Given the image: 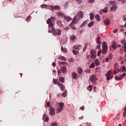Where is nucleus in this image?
<instances>
[{"label":"nucleus","instance_id":"obj_1","mask_svg":"<svg viewBox=\"0 0 126 126\" xmlns=\"http://www.w3.org/2000/svg\"><path fill=\"white\" fill-rule=\"evenodd\" d=\"M55 19H56V18L51 17L47 21V23L49 25V28L51 27V31L53 36H61L62 35V31L59 29H56L54 27V24L52 23L55 21Z\"/></svg>","mask_w":126,"mask_h":126},{"label":"nucleus","instance_id":"obj_2","mask_svg":"<svg viewBox=\"0 0 126 126\" xmlns=\"http://www.w3.org/2000/svg\"><path fill=\"white\" fill-rule=\"evenodd\" d=\"M105 77L106 78V81H109V80H111V79H113L114 77V75L112 74V72L111 70H108V72L105 74Z\"/></svg>","mask_w":126,"mask_h":126},{"label":"nucleus","instance_id":"obj_3","mask_svg":"<svg viewBox=\"0 0 126 126\" xmlns=\"http://www.w3.org/2000/svg\"><path fill=\"white\" fill-rule=\"evenodd\" d=\"M63 106H64L63 102H61L58 103V108L56 109V113H57V114L61 113V112L63 110Z\"/></svg>","mask_w":126,"mask_h":126},{"label":"nucleus","instance_id":"obj_4","mask_svg":"<svg viewBox=\"0 0 126 126\" xmlns=\"http://www.w3.org/2000/svg\"><path fill=\"white\" fill-rule=\"evenodd\" d=\"M80 20V18L78 17L77 15H75L72 21V23L70 24V26H71L72 24H76V23H77V22H78V21Z\"/></svg>","mask_w":126,"mask_h":126},{"label":"nucleus","instance_id":"obj_5","mask_svg":"<svg viewBox=\"0 0 126 126\" xmlns=\"http://www.w3.org/2000/svg\"><path fill=\"white\" fill-rule=\"evenodd\" d=\"M90 80L91 82H92L94 85H96V81H97V79L96 78V75H93L90 78Z\"/></svg>","mask_w":126,"mask_h":126},{"label":"nucleus","instance_id":"obj_6","mask_svg":"<svg viewBox=\"0 0 126 126\" xmlns=\"http://www.w3.org/2000/svg\"><path fill=\"white\" fill-rule=\"evenodd\" d=\"M112 48L114 49V50H116L117 48V43L116 42V41L113 40L112 41V44L111 46L109 47V49L112 50Z\"/></svg>","mask_w":126,"mask_h":126},{"label":"nucleus","instance_id":"obj_7","mask_svg":"<svg viewBox=\"0 0 126 126\" xmlns=\"http://www.w3.org/2000/svg\"><path fill=\"white\" fill-rule=\"evenodd\" d=\"M90 54H91V59H92V60H94V59H95V58L97 57L96 52L94 50H91Z\"/></svg>","mask_w":126,"mask_h":126},{"label":"nucleus","instance_id":"obj_8","mask_svg":"<svg viewBox=\"0 0 126 126\" xmlns=\"http://www.w3.org/2000/svg\"><path fill=\"white\" fill-rule=\"evenodd\" d=\"M77 16L79 17V18H83L84 17V14H83V12L82 11H79L77 12Z\"/></svg>","mask_w":126,"mask_h":126},{"label":"nucleus","instance_id":"obj_9","mask_svg":"<svg viewBox=\"0 0 126 126\" xmlns=\"http://www.w3.org/2000/svg\"><path fill=\"white\" fill-rule=\"evenodd\" d=\"M118 72H120L122 71V72H124V71H126V66L125 65H123L122 67H120V69L117 68Z\"/></svg>","mask_w":126,"mask_h":126},{"label":"nucleus","instance_id":"obj_10","mask_svg":"<svg viewBox=\"0 0 126 126\" xmlns=\"http://www.w3.org/2000/svg\"><path fill=\"white\" fill-rule=\"evenodd\" d=\"M55 108H54L52 107H50V110L49 112V114L50 115V116H54L56 115V113H55Z\"/></svg>","mask_w":126,"mask_h":126},{"label":"nucleus","instance_id":"obj_11","mask_svg":"<svg viewBox=\"0 0 126 126\" xmlns=\"http://www.w3.org/2000/svg\"><path fill=\"white\" fill-rule=\"evenodd\" d=\"M103 23L105 25H110L111 24V21H110V19L106 18L103 21Z\"/></svg>","mask_w":126,"mask_h":126},{"label":"nucleus","instance_id":"obj_12","mask_svg":"<svg viewBox=\"0 0 126 126\" xmlns=\"http://www.w3.org/2000/svg\"><path fill=\"white\" fill-rule=\"evenodd\" d=\"M95 66H99L100 65V60L99 59H95L94 60Z\"/></svg>","mask_w":126,"mask_h":126},{"label":"nucleus","instance_id":"obj_13","mask_svg":"<svg viewBox=\"0 0 126 126\" xmlns=\"http://www.w3.org/2000/svg\"><path fill=\"white\" fill-rule=\"evenodd\" d=\"M72 76L73 79H77V77H78V75H77V73L74 72H73L72 73Z\"/></svg>","mask_w":126,"mask_h":126},{"label":"nucleus","instance_id":"obj_14","mask_svg":"<svg viewBox=\"0 0 126 126\" xmlns=\"http://www.w3.org/2000/svg\"><path fill=\"white\" fill-rule=\"evenodd\" d=\"M58 86L60 88V90H61V91H64V86H63V84L58 83Z\"/></svg>","mask_w":126,"mask_h":126},{"label":"nucleus","instance_id":"obj_15","mask_svg":"<svg viewBox=\"0 0 126 126\" xmlns=\"http://www.w3.org/2000/svg\"><path fill=\"white\" fill-rule=\"evenodd\" d=\"M96 43L98 44V45H101L102 41H101V37L100 36H97L96 38Z\"/></svg>","mask_w":126,"mask_h":126},{"label":"nucleus","instance_id":"obj_16","mask_svg":"<svg viewBox=\"0 0 126 126\" xmlns=\"http://www.w3.org/2000/svg\"><path fill=\"white\" fill-rule=\"evenodd\" d=\"M117 8H118L117 6L113 5L111 7L110 11H112V12H114V11H116V10H117Z\"/></svg>","mask_w":126,"mask_h":126},{"label":"nucleus","instance_id":"obj_17","mask_svg":"<svg viewBox=\"0 0 126 126\" xmlns=\"http://www.w3.org/2000/svg\"><path fill=\"white\" fill-rule=\"evenodd\" d=\"M102 49H108V44H107V42L104 41L102 43Z\"/></svg>","mask_w":126,"mask_h":126},{"label":"nucleus","instance_id":"obj_18","mask_svg":"<svg viewBox=\"0 0 126 126\" xmlns=\"http://www.w3.org/2000/svg\"><path fill=\"white\" fill-rule=\"evenodd\" d=\"M64 19L65 21H70L71 20V17L65 16L64 17Z\"/></svg>","mask_w":126,"mask_h":126},{"label":"nucleus","instance_id":"obj_19","mask_svg":"<svg viewBox=\"0 0 126 126\" xmlns=\"http://www.w3.org/2000/svg\"><path fill=\"white\" fill-rule=\"evenodd\" d=\"M57 24L59 27H63V24H62V21L58 20L57 21Z\"/></svg>","mask_w":126,"mask_h":126},{"label":"nucleus","instance_id":"obj_20","mask_svg":"<svg viewBox=\"0 0 126 126\" xmlns=\"http://www.w3.org/2000/svg\"><path fill=\"white\" fill-rule=\"evenodd\" d=\"M57 15L58 16H60L61 17H64V16H65V15H64L63 14V13L62 12H59L58 13H57Z\"/></svg>","mask_w":126,"mask_h":126},{"label":"nucleus","instance_id":"obj_21","mask_svg":"<svg viewBox=\"0 0 126 126\" xmlns=\"http://www.w3.org/2000/svg\"><path fill=\"white\" fill-rule=\"evenodd\" d=\"M62 72L63 73H65L66 72V67L63 66L61 68Z\"/></svg>","mask_w":126,"mask_h":126},{"label":"nucleus","instance_id":"obj_22","mask_svg":"<svg viewBox=\"0 0 126 126\" xmlns=\"http://www.w3.org/2000/svg\"><path fill=\"white\" fill-rule=\"evenodd\" d=\"M59 64H63V65H65L66 66H67V65H68V63L65 62H60Z\"/></svg>","mask_w":126,"mask_h":126},{"label":"nucleus","instance_id":"obj_23","mask_svg":"<svg viewBox=\"0 0 126 126\" xmlns=\"http://www.w3.org/2000/svg\"><path fill=\"white\" fill-rule=\"evenodd\" d=\"M87 22H88V21H87V20L85 21L82 24V25H80V27H84V26H85L86 25H87Z\"/></svg>","mask_w":126,"mask_h":126},{"label":"nucleus","instance_id":"obj_24","mask_svg":"<svg viewBox=\"0 0 126 126\" xmlns=\"http://www.w3.org/2000/svg\"><path fill=\"white\" fill-rule=\"evenodd\" d=\"M81 48V45H75L74 46V49H75V50H79Z\"/></svg>","mask_w":126,"mask_h":126},{"label":"nucleus","instance_id":"obj_25","mask_svg":"<svg viewBox=\"0 0 126 126\" xmlns=\"http://www.w3.org/2000/svg\"><path fill=\"white\" fill-rule=\"evenodd\" d=\"M58 60H61V61H66V58L63 56H60L58 57Z\"/></svg>","mask_w":126,"mask_h":126},{"label":"nucleus","instance_id":"obj_26","mask_svg":"<svg viewBox=\"0 0 126 126\" xmlns=\"http://www.w3.org/2000/svg\"><path fill=\"white\" fill-rule=\"evenodd\" d=\"M107 52H108L107 48H102V54L103 55H106V54H107Z\"/></svg>","mask_w":126,"mask_h":126},{"label":"nucleus","instance_id":"obj_27","mask_svg":"<svg viewBox=\"0 0 126 126\" xmlns=\"http://www.w3.org/2000/svg\"><path fill=\"white\" fill-rule=\"evenodd\" d=\"M115 80H118V81H120L122 80V79H123L122 78L121 76H120V77H118V76H115Z\"/></svg>","mask_w":126,"mask_h":126},{"label":"nucleus","instance_id":"obj_28","mask_svg":"<svg viewBox=\"0 0 126 126\" xmlns=\"http://www.w3.org/2000/svg\"><path fill=\"white\" fill-rule=\"evenodd\" d=\"M83 70L81 69V68H78V73H79V75H81L82 74V71Z\"/></svg>","mask_w":126,"mask_h":126},{"label":"nucleus","instance_id":"obj_29","mask_svg":"<svg viewBox=\"0 0 126 126\" xmlns=\"http://www.w3.org/2000/svg\"><path fill=\"white\" fill-rule=\"evenodd\" d=\"M61 51L63 52V53H67V50H66V48H63V46L61 47Z\"/></svg>","mask_w":126,"mask_h":126},{"label":"nucleus","instance_id":"obj_30","mask_svg":"<svg viewBox=\"0 0 126 126\" xmlns=\"http://www.w3.org/2000/svg\"><path fill=\"white\" fill-rule=\"evenodd\" d=\"M95 18L96 20H97V21H100V15H95Z\"/></svg>","mask_w":126,"mask_h":126},{"label":"nucleus","instance_id":"obj_31","mask_svg":"<svg viewBox=\"0 0 126 126\" xmlns=\"http://www.w3.org/2000/svg\"><path fill=\"white\" fill-rule=\"evenodd\" d=\"M93 25H94V22H93V21L91 22L90 23H89L88 24V27H92V26H93Z\"/></svg>","mask_w":126,"mask_h":126},{"label":"nucleus","instance_id":"obj_32","mask_svg":"<svg viewBox=\"0 0 126 126\" xmlns=\"http://www.w3.org/2000/svg\"><path fill=\"white\" fill-rule=\"evenodd\" d=\"M93 87V86L92 85H90L89 86V87H87V90H88V91H92V88Z\"/></svg>","mask_w":126,"mask_h":126},{"label":"nucleus","instance_id":"obj_33","mask_svg":"<svg viewBox=\"0 0 126 126\" xmlns=\"http://www.w3.org/2000/svg\"><path fill=\"white\" fill-rule=\"evenodd\" d=\"M68 4H69V3L68 2V1L65 2V3L64 5V7L65 9H66V8H67V6H68Z\"/></svg>","mask_w":126,"mask_h":126},{"label":"nucleus","instance_id":"obj_34","mask_svg":"<svg viewBox=\"0 0 126 126\" xmlns=\"http://www.w3.org/2000/svg\"><path fill=\"white\" fill-rule=\"evenodd\" d=\"M59 81L62 82V83H63L64 82V78H63V77H60L59 78Z\"/></svg>","mask_w":126,"mask_h":126},{"label":"nucleus","instance_id":"obj_35","mask_svg":"<svg viewBox=\"0 0 126 126\" xmlns=\"http://www.w3.org/2000/svg\"><path fill=\"white\" fill-rule=\"evenodd\" d=\"M90 16L91 20H93V19H94V14H93V13H91Z\"/></svg>","mask_w":126,"mask_h":126},{"label":"nucleus","instance_id":"obj_36","mask_svg":"<svg viewBox=\"0 0 126 126\" xmlns=\"http://www.w3.org/2000/svg\"><path fill=\"white\" fill-rule=\"evenodd\" d=\"M94 66H95V64L94 63H92L89 66L90 68H94Z\"/></svg>","mask_w":126,"mask_h":126},{"label":"nucleus","instance_id":"obj_37","mask_svg":"<svg viewBox=\"0 0 126 126\" xmlns=\"http://www.w3.org/2000/svg\"><path fill=\"white\" fill-rule=\"evenodd\" d=\"M109 3H110V4H111L112 5H113V4H116V3H117V2L115 0L110 1Z\"/></svg>","mask_w":126,"mask_h":126},{"label":"nucleus","instance_id":"obj_38","mask_svg":"<svg viewBox=\"0 0 126 126\" xmlns=\"http://www.w3.org/2000/svg\"><path fill=\"white\" fill-rule=\"evenodd\" d=\"M72 52L74 55H78L79 54V51H78L73 50Z\"/></svg>","mask_w":126,"mask_h":126},{"label":"nucleus","instance_id":"obj_39","mask_svg":"<svg viewBox=\"0 0 126 126\" xmlns=\"http://www.w3.org/2000/svg\"><path fill=\"white\" fill-rule=\"evenodd\" d=\"M54 9H58V10H60L61 9V7H60V6L58 5H55L54 6Z\"/></svg>","mask_w":126,"mask_h":126},{"label":"nucleus","instance_id":"obj_40","mask_svg":"<svg viewBox=\"0 0 126 126\" xmlns=\"http://www.w3.org/2000/svg\"><path fill=\"white\" fill-rule=\"evenodd\" d=\"M121 44H122V45H124V46H125V45H126V40L123 39V40L121 41Z\"/></svg>","mask_w":126,"mask_h":126},{"label":"nucleus","instance_id":"obj_41","mask_svg":"<svg viewBox=\"0 0 126 126\" xmlns=\"http://www.w3.org/2000/svg\"><path fill=\"white\" fill-rule=\"evenodd\" d=\"M53 82L54 83V84H58V85H59V84L58 83H60L59 82V81H58V79H55L53 81Z\"/></svg>","mask_w":126,"mask_h":126},{"label":"nucleus","instance_id":"obj_42","mask_svg":"<svg viewBox=\"0 0 126 126\" xmlns=\"http://www.w3.org/2000/svg\"><path fill=\"white\" fill-rule=\"evenodd\" d=\"M108 58L109 60H112V59L113 58V54L112 53L109 54Z\"/></svg>","mask_w":126,"mask_h":126},{"label":"nucleus","instance_id":"obj_43","mask_svg":"<svg viewBox=\"0 0 126 126\" xmlns=\"http://www.w3.org/2000/svg\"><path fill=\"white\" fill-rule=\"evenodd\" d=\"M40 6L41 8H46V6H48V5L46 4H44L41 5Z\"/></svg>","mask_w":126,"mask_h":126},{"label":"nucleus","instance_id":"obj_44","mask_svg":"<svg viewBox=\"0 0 126 126\" xmlns=\"http://www.w3.org/2000/svg\"><path fill=\"white\" fill-rule=\"evenodd\" d=\"M70 40H75V35H71L70 37Z\"/></svg>","mask_w":126,"mask_h":126},{"label":"nucleus","instance_id":"obj_45","mask_svg":"<svg viewBox=\"0 0 126 126\" xmlns=\"http://www.w3.org/2000/svg\"><path fill=\"white\" fill-rule=\"evenodd\" d=\"M49 7L50 8L51 10H52V11L55 10V6L49 5Z\"/></svg>","mask_w":126,"mask_h":126},{"label":"nucleus","instance_id":"obj_46","mask_svg":"<svg viewBox=\"0 0 126 126\" xmlns=\"http://www.w3.org/2000/svg\"><path fill=\"white\" fill-rule=\"evenodd\" d=\"M118 66H119V63H116L115 64L114 67H115V68H116V70H117V71H118V68H117V67H118Z\"/></svg>","mask_w":126,"mask_h":126},{"label":"nucleus","instance_id":"obj_47","mask_svg":"<svg viewBox=\"0 0 126 126\" xmlns=\"http://www.w3.org/2000/svg\"><path fill=\"white\" fill-rule=\"evenodd\" d=\"M58 124H57V122H54L51 124V126H57Z\"/></svg>","mask_w":126,"mask_h":126},{"label":"nucleus","instance_id":"obj_48","mask_svg":"<svg viewBox=\"0 0 126 126\" xmlns=\"http://www.w3.org/2000/svg\"><path fill=\"white\" fill-rule=\"evenodd\" d=\"M87 48V45H86V44H85V47L83 48V51L85 52L86 48Z\"/></svg>","mask_w":126,"mask_h":126},{"label":"nucleus","instance_id":"obj_49","mask_svg":"<svg viewBox=\"0 0 126 126\" xmlns=\"http://www.w3.org/2000/svg\"><path fill=\"white\" fill-rule=\"evenodd\" d=\"M125 76H126V73H123V74H122V75H121L120 77H121V78L123 79V78H124V77H125Z\"/></svg>","mask_w":126,"mask_h":126},{"label":"nucleus","instance_id":"obj_50","mask_svg":"<svg viewBox=\"0 0 126 126\" xmlns=\"http://www.w3.org/2000/svg\"><path fill=\"white\" fill-rule=\"evenodd\" d=\"M62 96L64 98L65 97V96H66V93H63L62 94Z\"/></svg>","mask_w":126,"mask_h":126},{"label":"nucleus","instance_id":"obj_51","mask_svg":"<svg viewBox=\"0 0 126 126\" xmlns=\"http://www.w3.org/2000/svg\"><path fill=\"white\" fill-rule=\"evenodd\" d=\"M95 1V0H89V3H93Z\"/></svg>","mask_w":126,"mask_h":126},{"label":"nucleus","instance_id":"obj_52","mask_svg":"<svg viewBox=\"0 0 126 126\" xmlns=\"http://www.w3.org/2000/svg\"><path fill=\"white\" fill-rule=\"evenodd\" d=\"M80 110H81V111H83L85 110V108L84 107V106H83L80 107Z\"/></svg>","mask_w":126,"mask_h":126},{"label":"nucleus","instance_id":"obj_53","mask_svg":"<svg viewBox=\"0 0 126 126\" xmlns=\"http://www.w3.org/2000/svg\"><path fill=\"white\" fill-rule=\"evenodd\" d=\"M110 59H109V57H107L105 59V62H106V63H109V62L110 61L109 60Z\"/></svg>","mask_w":126,"mask_h":126},{"label":"nucleus","instance_id":"obj_54","mask_svg":"<svg viewBox=\"0 0 126 126\" xmlns=\"http://www.w3.org/2000/svg\"><path fill=\"white\" fill-rule=\"evenodd\" d=\"M76 1H78V3L80 4L82 2V0H76Z\"/></svg>","mask_w":126,"mask_h":126},{"label":"nucleus","instance_id":"obj_55","mask_svg":"<svg viewBox=\"0 0 126 126\" xmlns=\"http://www.w3.org/2000/svg\"><path fill=\"white\" fill-rule=\"evenodd\" d=\"M100 55H101V49L99 50V51L97 53V56L98 57L100 56Z\"/></svg>","mask_w":126,"mask_h":126},{"label":"nucleus","instance_id":"obj_56","mask_svg":"<svg viewBox=\"0 0 126 126\" xmlns=\"http://www.w3.org/2000/svg\"><path fill=\"white\" fill-rule=\"evenodd\" d=\"M30 17H31V16L30 15H29L27 17V19H26V20H30Z\"/></svg>","mask_w":126,"mask_h":126},{"label":"nucleus","instance_id":"obj_57","mask_svg":"<svg viewBox=\"0 0 126 126\" xmlns=\"http://www.w3.org/2000/svg\"><path fill=\"white\" fill-rule=\"evenodd\" d=\"M118 31H119V29H116V30L113 31V33H117V32H118Z\"/></svg>","mask_w":126,"mask_h":126},{"label":"nucleus","instance_id":"obj_58","mask_svg":"<svg viewBox=\"0 0 126 126\" xmlns=\"http://www.w3.org/2000/svg\"><path fill=\"white\" fill-rule=\"evenodd\" d=\"M103 12H108V10L107 8H105V9L103 10Z\"/></svg>","mask_w":126,"mask_h":126},{"label":"nucleus","instance_id":"obj_59","mask_svg":"<svg viewBox=\"0 0 126 126\" xmlns=\"http://www.w3.org/2000/svg\"><path fill=\"white\" fill-rule=\"evenodd\" d=\"M101 48V45L100 44H98L96 46V49H100Z\"/></svg>","mask_w":126,"mask_h":126},{"label":"nucleus","instance_id":"obj_60","mask_svg":"<svg viewBox=\"0 0 126 126\" xmlns=\"http://www.w3.org/2000/svg\"><path fill=\"white\" fill-rule=\"evenodd\" d=\"M69 62L70 63H73L74 62V60H73V58H71L69 60Z\"/></svg>","mask_w":126,"mask_h":126},{"label":"nucleus","instance_id":"obj_61","mask_svg":"<svg viewBox=\"0 0 126 126\" xmlns=\"http://www.w3.org/2000/svg\"><path fill=\"white\" fill-rule=\"evenodd\" d=\"M123 117H124V118H126V112H124L123 113Z\"/></svg>","mask_w":126,"mask_h":126},{"label":"nucleus","instance_id":"obj_62","mask_svg":"<svg viewBox=\"0 0 126 126\" xmlns=\"http://www.w3.org/2000/svg\"><path fill=\"white\" fill-rule=\"evenodd\" d=\"M45 122H49V117H47L45 120Z\"/></svg>","mask_w":126,"mask_h":126},{"label":"nucleus","instance_id":"obj_63","mask_svg":"<svg viewBox=\"0 0 126 126\" xmlns=\"http://www.w3.org/2000/svg\"><path fill=\"white\" fill-rule=\"evenodd\" d=\"M118 60L119 61H123V57H119Z\"/></svg>","mask_w":126,"mask_h":126},{"label":"nucleus","instance_id":"obj_64","mask_svg":"<svg viewBox=\"0 0 126 126\" xmlns=\"http://www.w3.org/2000/svg\"><path fill=\"white\" fill-rule=\"evenodd\" d=\"M124 52L125 53H126V44L124 45Z\"/></svg>","mask_w":126,"mask_h":126}]
</instances>
